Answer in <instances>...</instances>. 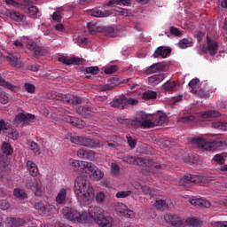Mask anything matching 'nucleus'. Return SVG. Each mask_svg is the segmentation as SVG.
Listing matches in <instances>:
<instances>
[{"mask_svg":"<svg viewBox=\"0 0 227 227\" xmlns=\"http://www.w3.org/2000/svg\"><path fill=\"white\" fill-rule=\"evenodd\" d=\"M168 115L164 113H157L152 115L145 112L137 114V121L133 122L134 127H140V129H153V127H162L168 125Z\"/></svg>","mask_w":227,"mask_h":227,"instance_id":"obj_1","label":"nucleus"},{"mask_svg":"<svg viewBox=\"0 0 227 227\" xmlns=\"http://www.w3.org/2000/svg\"><path fill=\"white\" fill-rule=\"evenodd\" d=\"M74 194L81 205L93 201L95 190L91 183L82 176H78L74 181Z\"/></svg>","mask_w":227,"mask_h":227,"instance_id":"obj_2","label":"nucleus"},{"mask_svg":"<svg viewBox=\"0 0 227 227\" xmlns=\"http://www.w3.org/2000/svg\"><path fill=\"white\" fill-rule=\"evenodd\" d=\"M89 215L101 227H113L114 223L113 216L105 213L104 209L98 206H90L89 207Z\"/></svg>","mask_w":227,"mask_h":227,"instance_id":"obj_3","label":"nucleus"},{"mask_svg":"<svg viewBox=\"0 0 227 227\" xmlns=\"http://www.w3.org/2000/svg\"><path fill=\"white\" fill-rule=\"evenodd\" d=\"M62 214L68 221L72 223H86L88 221V213L85 211L79 212L73 207H65Z\"/></svg>","mask_w":227,"mask_h":227,"instance_id":"obj_4","label":"nucleus"},{"mask_svg":"<svg viewBox=\"0 0 227 227\" xmlns=\"http://www.w3.org/2000/svg\"><path fill=\"white\" fill-rule=\"evenodd\" d=\"M47 98L51 100H60L63 104H73L77 106V104H82V98L79 96H74L71 94H62L57 91H51L47 94Z\"/></svg>","mask_w":227,"mask_h":227,"instance_id":"obj_5","label":"nucleus"},{"mask_svg":"<svg viewBox=\"0 0 227 227\" xmlns=\"http://www.w3.org/2000/svg\"><path fill=\"white\" fill-rule=\"evenodd\" d=\"M192 184L205 185L206 184H208V181L205 176L191 174L184 176L179 181V184L182 185L183 187H185V189H189L192 185Z\"/></svg>","mask_w":227,"mask_h":227,"instance_id":"obj_6","label":"nucleus"},{"mask_svg":"<svg viewBox=\"0 0 227 227\" xmlns=\"http://www.w3.org/2000/svg\"><path fill=\"white\" fill-rule=\"evenodd\" d=\"M192 143L193 145H197L198 148H201L207 152H214L219 148V142H208L205 138H193Z\"/></svg>","mask_w":227,"mask_h":227,"instance_id":"obj_7","label":"nucleus"},{"mask_svg":"<svg viewBox=\"0 0 227 227\" xmlns=\"http://www.w3.org/2000/svg\"><path fill=\"white\" fill-rule=\"evenodd\" d=\"M25 186L27 189H30L35 196H42L43 190L42 189V181L40 179L35 178L34 181L27 179Z\"/></svg>","mask_w":227,"mask_h":227,"instance_id":"obj_8","label":"nucleus"},{"mask_svg":"<svg viewBox=\"0 0 227 227\" xmlns=\"http://www.w3.org/2000/svg\"><path fill=\"white\" fill-rule=\"evenodd\" d=\"M85 174L87 176H90V178H94V180H102V178H104V172L98 169V168H96L91 162H89Z\"/></svg>","mask_w":227,"mask_h":227,"instance_id":"obj_9","label":"nucleus"},{"mask_svg":"<svg viewBox=\"0 0 227 227\" xmlns=\"http://www.w3.org/2000/svg\"><path fill=\"white\" fill-rule=\"evenodd\" d=\"M1 132H4V134L9 137V139L15 140L18 137L17 131L4 121H0V134Z\"/></svg>","mask_w":227,"mask_h":227,"instance_id":"obj_10","label":"nucleus"},{"mask_svg":"<svg viewBox=\"0 0 227 227\" xmlns=\"http://www.w3.org/2000/svg\"><path fill=\"white\" fill-rule=\"evenodd\" d=\"M203 52H208L212 58L217 54L219 51V43L217 41L210 39L208 36L207 37V46L202 47Z\"/></svg>","mask_w":227,"mask_h":227,"instance_id":"obj_11","label":"nucleus"},{"mask_svg":"<svg viewBox=\"0 0 227 227\" xmlns=\"http://www.w3.org/2000/svg\"><path fill=\"white\" fill-rule=\"evenodd\" d=\"M115 212H118L119 214H123L124 217L127 219H134L135 214L134 211L129 209L127 206L123 203H118L115 205Z\"/></svg>","mask_w":227,"mask_h":227,"instance_id":"obj_12","label":"nucleus"},{"mask_svg":"<svg viewBox=\"0 0 227 227\" xmlns=\"http://www.w3.org/2000/svg\"><path fill=\"white\" fill-rule=\"evenodd\" d=\"M90 162L88 161H81L74 160L70 163L71 169L73 171H79V173H86V169L88 168V165Z\"/></svg>","mask_w":227,"mask_h":227,"instance_id":"obj_13","label":"nucleus"},{"mask_svg":"<svg viewBox=\"0 0 227 227\" xmlns=\"http://www.w3.org/2000/svg\"><path fill=\"white\" fill-rule=\"evenodd\" d=\"M165 221L167 223H169V224H172L174 227H185V223H184V220L181 219L176 215H167L165 216Z\"/></svg>","mask_w":227,"mask_h":227,"instance_id":"obj_14","label":"nucleus"},{"mask_svg":"<svg viewBox=\"0 0 227 227\" xmlns=\"http://www.w3.org/2000/svg\"><path fill=\"white\" fill-rule=\"evenodd\" d=\"M169 54H171V48L168 46H159L153 52V56L155 59L161 58L162 59H166Z\"/></svg>","mask_w":227,"mask_h":227,"instance_id":"obj_15","label":"nucleus"},{"mask_svg":"<svg viewBox=\"0 0 227 227\" xmlns=\"http://www.w3.org/2000/svg\"><path fill=\"white\" fill-rule=\"evenodd\" d=\"M190 203L191 205L200 207V208H210L211 207L210 201L203 198L193 197L190 200Z\"/></svg>","mask_w":227,"mask_h":227,"instance_id":"obj_16","label":"nucleus"},{"mask_svg":"<svg viewBox=\"0 0 227 227\" xmlns=\"http://www.w3.org/2000/svg\"><path fill=\"white\" fill-rule=\"evenodd\" d=\"M76 113L80 114V116H83V118H90V116H93V108L89 105L85 106H78L76 107Z\"/></svg>","mask_w":227,"mask_h":227,"instance_id":"obj_17","label":"nucleus"},{"mask_svg":"<svg viewBox=\"0 0 227 227\" xmlns=\"http://www.w3.org/2000/svg\"><path fill=\"white\" fill-rule=\"evenodd\" d=\"M82 146H86L87 148H100L102 144L97 138L90 137H83V143Z\"/></svg>","mask_w":227,"mask_h":227,"instance_id":"obj_18","label":"nucleus"},{"mask_svg":"<svg viewBox=\"0 0 227 227\" xmlns=\"http://www.w3.org/2000/svg\"><path fill=\"white\" fill-rule=\"evenodd\" d=\"M110 106L111 107L125 109V106H127V98L125 96H121L119 98H115L110 103Z\"/></svg>","mask_w":227,"mask_h":227,"instance_id":"obj_19","label":"nucleus"},{"mask_svg":"<svg viewBox=\"0 0 227 227\" xmlns=\"http://www.w3.org/2000/svg\"><path fill=\"white\" fill-rule=\"evenodd\" d=\"M137 121V115H136L135 120L130 121L129 119H125L123 117H119L117 119V121L121 123L123 127H126V129H141V127H135L134 121Z\"/></svg>","mask_w":227,"mask_h":227,"instance_id":"obj_20","label":"nucleus"},{"mask_svg":"<svg viewBox=\"0 0 227 227\" xmlns=\"http://www.w3.org/2000/svg\"><path fill=\"white\" fill-rule=\"evenodd\" d=\"M88 13L89 15H90V17H97L101 19L109 17L110 15L109 11H102L98 8H94L92 10L88 11Z\"/></svg>","mask_w":227,"mask_h":227,"instance_id":"obj_21","label":"nucleus"},{"mask_svg":"<svg viewBox=\"0 0 227 227\" xmlns=\"http://www.w3.org/2000/svg\"><path fill=\"white\" fill-rule=\"evenodd\" d=\"M164 68H166V66H164V63L162 62L154 63L145 70V74H155L157 72H162Z\"/></svg>","mask_w":227,"mask_h":227,"instance_id":"obj_22","label":"nucleus"},{"mask_svg":"<svg viewBox=\"0 0 227 227\" xmlns=\"http://www.w3.org/2000/svg\"><path fill=\"white\" fill-rule=\"evenodd\" d=\"M15 120H16V121H19L20 123H29L31 121H34L35 114H20L16 116Z\"/></svg>","mask_w":227,"mask_h":227,"instance_id":"obj_23","label":"nucleus"},{"mask_svg":"<svg viewBox=\"0 0 227 227\" xmlns=\"http://www.w3.org/2000/svg\"><path fill=\"white\" fill-rule=\"evenodd\" d=\"M7 17H10V19H12V20H14L15 22H24V20H26V16L17 11H9L7 12Z\"/></svg>","mask_w":227,"mask_h":227,"instance_id":"obj_24","label":"nucleus"},{"mask_svg":"<svg viewBox=\"0 0 227 227\" xmlns=\"http://www.w3.org/2000/svg\"><path fill=\"white\" fill-rule=\"evenodd\" d=\"M7 61L16 68H20V67H22V60L18 55L9 54V56H7Z\"/></svg>","mask_w":227,"mask_h":227,"instance_id":"obj_25","label":"nucleus"},{"mask_svg":"<svg viewBox=\"0 0 227 227\" xmlns=\"http://www.w3.org/2000/svg\"><path fill=\"white\" fill-rule=\"evenodd\" d=\"M164 79H166V76L162 74H160L150 76L148 78V82L151 86H157V84H160Z\"/></svg>","mask_w":227,"mask_h":227,"instance_id":"obj_26","label":"nucleus"},{"mask_svg":"<svg viewBox=\"0 0 227 227\" xmlns=\"http://www.w3.org/2000/svg\"><path fill=\"white\" fill-rule=\"evenodd\" d=\"M211 125L213 129H216L217 130H227L226 121H223L221 119H215Z\"/></svg>","mask_w":227,"mask_h":227,"instance_id":"obj_27","label":"nucleus"},{"mask_svg":"<svg viewBox=\"0 0 227 227\" xmlns=\"http://www.w3.org/2000/svg\"><path fill=\"white\" fill-rule=\"evenodd\" d=\"M101 33H103L105 36H110L111 38L118 36V31H116L113 27H102Z\"/></svg>","mask_w":227,"mask_h":227,"instance_id":"obj_28","label":"nucleus"},{"mask_svg":"<svg viewBox=\"0 0 227 227\" xmlns=\"http://www.w3.org/2000/svg\"><path fill=\"white\" fill-rule=\"evenodd\" d=\"M27 48L29 51H33V52L35 53V56H42V47L38 46L36 44V43H35L33 41H29L27 43Z\"/></svg>","mask_w":227,"mask_h":227,"instance_id":"obj_29","label":"nucleus"},{"mask_svg":"<svg viewBox=\"0 0 227 227\" xmlns=\"http://www.w3.org/2000/svg\"><path fill=\"white\" fill-rule=\"evenodd\" d=\"M27 168L31 176H38V167L33 160L27 161Z\"/></svg>","mask_w":227,"mask_h":227,"instance_id":"obj_30","label":"nucleus"},{"mask_svg":"<svg viewBox=\"0 0 227 227\" xmlns=\"http://www.w3.org/2000/svg\"><path fill=\"white\" fill-rule=\"evenodd\" d=\"M87 29L90 35H97V33H101L102 27H98L97 23L89 22L87 24Z\"/></svg>","mask_w":227,"mask_h":227,"instance_id":"obj_31","label":"nucleus"},{"mask_svg":"<svg viewBox=\"0 0 227 227\" xmlns=\"http://www.w3.org/2000/svg\"><path fill=\"white\" fill-rule=\"evenodd\" d=\"M67 200V189L62 188L56 197V201L59 205H63Z\"/></svg>","mask_w":227,"mask_h":227,"instance_id":"obj_32","label":"nucleus"},{"mask_svg":"<svg viewBox=\"0 0 227 227\" xmlns=\"http://www.w3.org/2000/svg\"><path fill=\"white\" fill-rule=\"evenodd\" d=\"M199 97H200V98H208V97H210V87L208 83H204V87L200 88Z\"/></svg>","mask_w":227,"mask_h":227,"instance_id":"obj_33","label":"nucleus"},{"mask_svg":"<svg viewBox=\"0 0 227 227\" xmlns=\"http://www.w3.org/2000/svg\"><path fill=\"white\" fill-rule=\"evenodd\" d=\"M176 88V82L173 81H167L162 86L161 90L163 91H175Z\"/></svg>","mask_w":227,"mask_h":227,"instance_id":"obj_34","label":"nucleus"},{"mask_svg":"<svg viewBox=\"0 0 227 227\" xmlns=\"http://www.w3.org/2000/svg\"><path fill=\"white\" fill-rule=\"evenodd\" d=\"M196 121V117L192 114H187L178 119V121H180L181 123H187L188 125L192 123V121Z\"/></svg>","mask_w":227,"mask_h":227,"instance_id":"obj_35","label":"nucleus"},{"mask_svg":"<svg viewBox=\"0 0 227 227\" xmlns=\"http://www.w3.org/2000/svg\"><path fill=\"white\" fill-rule=\"evenodd\" d=\"M13 196L18 200H26L27 198V194L26 193V190L16 188L13 191Z\"/></svg>","mask_w":227,"mask_h":227,"instance_id":"obj_36","label":"nucleus"},{"mask_svg":"<svg viewBox=\"0 0 227 227\" xmlns=\"http://www.w3.org/2000/svg\"><path fill=\"white\" fill-rule=\"evenodd\" d=\"M143 100H155L157 98V92L153 90H148L143 93Z\"/></svg>","mask_w":227,"mask_h":227,"instance_id":"obj_37","label":"nucleus"},{"mask_svg":"<svg viewBox=\"0 0 227 227\" xmlns=\"http://www.w3.org/2000/svg\"><path fill=\"white\" fill-rule=\"evenodd\" d=\"M115 4H123V6H129V4H130V0H110L108 2V6L110 8L114 7Z\"/></svg>","mask_w":227,"mask_h":227,"instance_id":"obj_38","label":"nucleus"},{"mask_svg":"<svg viewBox=\"0 0 227 227\" xmlns=\"http://www.w3.org/2000/svg\"><path fill=\"white\" fill-rule=\"evenodd\" d=\"M2 152L5 155H12L13 153V148L8 142H4L2 145Z\"/></svg>","mask_w":227,"mask_h":227,"instance_id":"obj_39","label":"nucleus"},{"mask_svg":"<svg viewBox=\"0 0 227 227\" xmlns=\"http://www.w3.org/2000/svg\"><path fill=\"white\" fill-rule=\"evenodd\" d=\"M154 207L157 210H167L168 207V204L166 203V200H158L154 203Z\"/></svg>","mask_w":227,"mask_h":227,"instance_id":"obj_40","label":"nucleus"},{"mask_svg":"<svg viewBox=\"0 0 227 227\" xmlns=\"http://www.w3.org/2000/svg\"><path fill=\"white\" fill-rule=\"evenodd\" d=\"M221 116V114L217 111H206L204 114H202V118H219Z\"/></svg>","mask_w":227,"mask_h":227,"instance_id":"obj_41","label":"nucleus"},{"mask_svg":"<svg viewBox=\"0 0 227 227\" xmlns=\"http://www.w3.org/2000/svg\"><path fill=\"white\" fill-rule=\"evenodd\" d=\"M7 223L11 225V227H19L22 224L23 220L20 218L11 217L7 219Z\"/></svg>","mask_w":227,"mask_h":227,"instance_id":"obj_42","label":"nucleus"},{"mask_svg":"<svg viewBox=\"0 0 227 227\" xmlns=\"http://www.w3.org/2000/svg\"><path fill=\"white\" fill-rule=\"evenodd\" d=\"M100 69L98 68V67H89L85 68L84 74L88 75L90 74V75H98Z\"/></svg>","mask_w":227,"mask_h":227,"instance_id":"obj_43","label":"nucleus"},{"mask_svg":"<svg viewBox=\"0 0 227 227\" xmlns=\"http://www.w3.org/2000/svg\"><path fill=\"white\" fill-rule=\"evenodd\" d=\"M0 86H3L4 88L10 90L11 91H15V90H17L16 86L4 81V79H3V77H1V76H0Z\"/></svg>","mask_w":227,"mask_h":227,"instance_id":"obj_44","label":"nucleus"},{"mask_svg":"<svg viewBox=\"0 0 227 227\" xmlns=\"http://www.w3.org/2000/svg\"><path fill=\"white\" fill-rule=\"evenodd\" d=\"M34 208L39 212V214H45L47 212V206L43 202H37L35 204Z\"/></svg>","mask_w":227,"mask_h":227,"instance_id":"obj_45","label":"nucleus"},{"mask_svg":"<svg viewBox=\"0 0 227 227\" xmlns=\"http://www.w3.org/2000/svg\"><path fill=\"white\" fill-rule=\"evenodd\" d=\"M84 59L79 57H71L69 59V65H82Z\"/></svg>","mask_w":227,"mask_h":227,"instance_id":"obj_46","label":"nucleus"},{"mask_svg":"<svg viewBox=\"0 0 227 227\" xmlns=\"http://www.w3.org/2000/svg\"><path fill=\"white\" fill-rule=\"evenodd\" d=\"M192 43V40L184 38V39L179 41L178 45L181 49H187V47H191Z\"/></svg>","mask_w":227,"mask_h":227,"instance_id":"obj_47","label":"nucleus"},{"mask_svg":"<svg viewBox=\"0 0 227 227\" xmlns=\"http://www.w3.org/2000/svg\"><path fill=\"white\" fill-rule=\"evenodd\" d=\"M213 160L216 164H219V166H223L224 162H226V160L221 154H215L213 158Z\"/></svg>","mask_w":227,"mask_h":227,"instance_id":"obj_48","label":"nucleus"},{"mask_svg":"<svg viewBox=\"0 0 227 227\" xmlns=\"http://www.w3.org/2000/svg\"><path fill=\"white\" fill-rule=\"evenodd\" d=\"M84 140V137H71L70 138V142L73 143L74 145H80L81 146H82V143Z\"/></svg>","mask_w":227,"mask_h":227,"instance_id":"obj_49","label":"nucleus"},{"mask_svg":"<svg viewBox=\"0 0 227 227\" xmlns=\"http://www.w3.org/2000/svg\"><path fill=\"white\" fill-rule=\"evenodd\" d=\"M64 121H66L67 123H70V125H75V123H77V118L74 116H70V115H66L63 118Z\"/></svg>","mask_w":227,"mask_h":227,"instance_id":"obj_50","label":"nucleus"},{"mask_svg":"<svg viewBox=\"0 0 227 227\" xmlns=\"http://www.w3.org/2000/svg\"><path fill=\"white\" fill-rule=\"evenodd\" d=\"M188 86L192 88V90H198L200 88V79L194 78L189 83Z\"/></svg>","mask_w":227,"mask_h":227,"instance_id":"obj_51","label":"nucleus"},{"mask_svg":"<svg viewBox=\"0 0 227 227\" xmlns=\"http://www.w3.org/2000/svg\"><path fill=\"white\" fill-rule=\"evenodd\" d=\"M141 189H142L143 193L145 194L146 196H153V194L155 192L152 188H150L147 185L142 186Z\"/></svg>","mask_w":227,"mask_h":227,"instance_id":"obj_52","label":"nucleus"},{"mask_svg":"<svg viewBox=\"0 0 227 227\" xmlns=\"http://www.w3.org/2000/svg\"><path fill=\"white\" fill-rule=\"evenodd\" d=\"M10 101V98L6 96V93L0 89V103L1 104H8Z\"/></svg>","mask_w":227,"mask_h":227,"instance_id":"obj_53","label":"nucleus"},{"mask_svg":"<svg viewBox=\"0 0 227 227\" xmlns=\"http://www.w3.org/2000/svg\"><path fill=\"white\" fill-rule=\"evenodd\" d=\"M111 141L113 142H108L107 146L114 149L116 148V146H118V137L116 136L111 137Z\"/></svg>","mask_w":227,"mask_h":227,"instance_id":"obj_54","label":"nucleus"},{"mask_svg":"<svg viewBox=\"0 0 227 227\" xmlns=\"http://www.w3.org/2000/svg\"><path fill=\"white\" fill-rule=\"evenodd\" d=\"M30 150L34 152V153H37V155H40V147L38 146V144L31 142Z\"/></svg>","mask_w":227,"mask_h":227,"instance_id":"obj_55","label":"nucleus"},{"mask_svg":"<svg viewBox=\"0 0 227 227\" xmlns=\"http://www.w3.org/2000/svg\"><path fill=\"white\" fill-rule=\"evenodd\" d=\"M10 208V202L6 200H0V209L1 210H8Z\"/></svg>","mask_w":227,"mask_h":227,"instance_id":"obj_56","label":"nucleus"},{"mask_svg":"<svg viewBox=\"0 0 227 227\" xmlns=\"http://www.w3.org/2000/svg\"><path fill=\"white\" fill-rule=\"evenodd\" d=\"M24 89L27 93H35V87L32 83H25Z\"/></svg>","mask_w":227,"mask_h":227,"instance_id":"obj_57","label":"nucleus"},{"mask_svg":"<svg viewBox=\"0 0 227 227\" xmlns=\"http://www.w3.org/2000/svg\"><path fill=\"white\" fill-rule=\"evenodd\" d=\"M38 14V7L36 5H30L28 7V15L35 16Z\"/></svg>","mask_w":227,"mask_h":227,"instance_id":"obj_58","label":"nucleus"},{"mask_svg":"<svg viewBox=\"0 0 227 227\" xmlns=\"http://www.w3.org/2000/svg\"><path fill=\"white\" fill-rule=\"evenodd\" d=\"M122 160L123 162H127V164H136V157L133 156H124Z\"/></svg>","mask_w":227,"mask_h":227,"instance_id":"obj_59","label":"nucleus"},{"mask_svg":"<svg viewBox=\"0 0 227 227\" xmlns=\"http://www.w3.org/2000/svg\"><path fill=\"white\" fill-rule=\"evenodd\" d=\"M132 194V191L119 192L116 193V198H129Z\"/></svg>","mask_w":227,"mask_h":227,"instance_id":"obj_60","label":"nucleus"},{"mask_svg":"<svg viewBox=\"0 0 227 227\" xmlns=\"http://www.w3.org/2000/svg\"><path fill=\"white\" fill-rule=\"evenodd\" d=\"M186 222L192 227H198L200 224V222L196 218H190Z\"/></svg>","mask_w":227,"mask_h":227,"instance_id":"obj_61","label":"nucleus"},{"mask_svg":"<svg viewBox=\"0 0 227 227\" xmlns=\"http://www.w3.org/2000/svg\"><path fill=\"white\" fill-rule=\"evenodd\" d=\"M169 32L171 35H174V36H182V32L176 27H170Z\"/></svg>","mask_w":227,"mask_h":227,"instance_id":"obj_62","label":"nucleus"},{"mask_svg":"<svg viewBox=\"0 0 227 227\" xmlns=\"http://www.w3.org/2000/svg\"><path fill=\"white\" fill-rule=\"evenodd\" d=\"M116 70H118V67L113 65L105 69V74H114L116 72Z\"/></svg>","mask_w":227,"mask_h":227,"instance_id":"obj_63","label":"nucleus"},{"mask_svg":"<svg viewBox=\"0 0 227 227\" xmlns=\"http://www.w3.org/2000/svg\"><path fill=\"white\" fill-rule=\"evenodd\" d=\"M213 227H227V221L226 222H213Z\"/></svg>","mask_w":227,"mask_h":227,"instance_id":"obj_64","label":"nucleus"}]
</instances>
